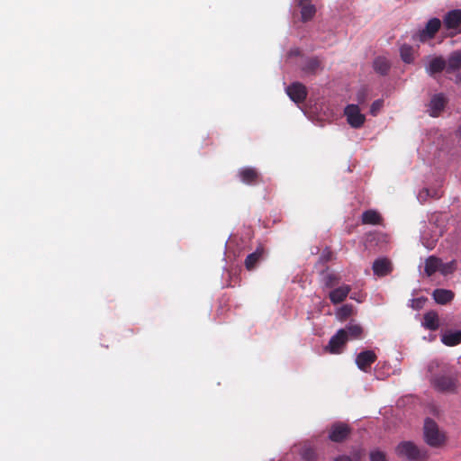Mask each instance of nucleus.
Instances as JSON below:
<instances>
[{
	"label": "nucleus",
	"instance_id": "f257e3e1",
	"mask_svg": "<svg viewBox=\"0 0 461 461\" xmlns=\"http://www.w3.org/2000/svg\"><path fill=\"white\" fill-rule=\"evenodd\" d=\"M433 387L441 393H454L457 389V379L453 374L436 375L431 379Z\"/></svg>",
	"mask_w": 461,
	"mask_h": 461
},
{
	"label": "nucleus",
	"instance_id": "f03ea898",
	"mask_svg": "<svg viewBox=\"0 0 461 461\" xmlns=\"http://www.w3.org/2000/svg\"><path fill=\"white\" fill-rule=\"evenodd\" d=\"M424 438L431 447H439L445 441V437L438 430L437 423L430 418L424 421Z\"/></svg>",
	"mask_w": 461,
	"mask_h": 461
},
{
	"label": "nucleus",
	"instance_id": "7ed1b4c3",
	"mask_svg": "<svg viewBox=\"0 0 461 461\" xmlns=\"http://www.w3.org/2000/svg\"><path fill=\"white\" fill-rule=\"evenodd\" d=\"M440 26L441 21L438 18H432L427 23L425 28L414 33L411 39L413 41H419L420 42H425L428 40L434 38Z\"/></svg>",
	"mask_w": 461,
	"mask_h": 461
},
{
	"label": "nucleus",
	"instance_id": "20e7f679",
	"mask_svg": "<svg viewBox=\"0 0 461 461\" xmlns=\"http://www.w3.org/2000/svg\"><path fill=\"white\" fill-rule=\"evenodd\" d=\"M396 451L399 456H405L410 460L419 461L426 458V453L409 441L399 444Z\"/></svg>",
	"mask_w": 461,
	"mask_h": 461
},
{
	"label": "nucleus",
	"instance_id": "39448f33",
	"mask_svg": "<svg viewBox=\"0 0 461 461\" xmlns=\"http://www.w3.org/2000/svg\"><path fill=\"white\" fill-rule=\"evenodd\" d=\"M344 113L347 117L348 123L355 129H358L363 126L366 122V117L360 113V109L357 104H348L344 110Z\"/></svg>",
	"mask_w": 461,
	"mask_h": 461
},
{
	"label": "nucleus",
	"instance_id": "423d86ee",
	"mask_svg": "<svg viewBox=\"0 0 461 461\" xmlns=\"http://www.w3.org/2000/svg\"><path fill=\"white\" fill-rule=\"evenodd\" d=\"M351 433V428L344 422H335L330 426L329 438L333 442H343Z\"/></svg>",
	"mask_w": 461,
	"mask_h": 461
},
{
	"label": "nucleus",
	"instance_id": "0eeeda50",
	"mask_svg": "<svg viewBox=\"0 0 461 461\" xmlns=\"http://www.w3.org/2000/svg\"><path fill=\"white\" fill-rule=\"evenodd\" d=\"M240 181L246 185H255L262 181L260 173L255 167H245L238 171Z\"/></svg>",
	"mask_w": 461,
	"mask_h": 461
},
{
	"label": "nucleus",
	"instance_id": "6e6552de",
	"mask_svg": "<svg viewBox=\"0 0 461 461\" xmlns=\"http://www.w3.org/2000/svg\"><path fill=\"white\" fill-rule=\"evenodd\" d=\"M377 356L373 350H364L357 354L356 364L363 372H368L371 366L376 361Z\"/></svg>",
	"mask_w": 461,
	"mask_h": 461
},
{
	"label": "nucleus",
	"instance_id": "1a4fd4ad",
	"mask_svg": "<svg viewBox=\"0 0 461 461\" xmlns=\"http://www.w3.org/2000/svg\"><path fill=\"white\" fill-rule=\"evenodd\" d=\"M286 94L294 103L300 104L306 99L307 89L302 83L294 82L287 86Z\"/></svg>",
	"mask_w": 461,
	"mask_h": 461
},
{
	"label": "nucleus",
	"instance_id": "9d476101",
	"mask_svg": "<svg viewBox=\"0 0 461 461\" xmlns=\"http://www.w3.org/2000/svg\"><path fill=\"white\" fill-rule=\"evenodd\" d=\"M322 60L319 57L306 58L301 65V69L305 75H316L323 70Z\"/></svg>",
	"mask_w": 461,
	"mask_h": 461
},
{
	"label": "nucleus",
	"instance_id": "9b49d317",
	"mask_svg": "<svg viewBox=\"0 0 461 461\" xmlns=\"http://www.w3.org/2000/svg\"><path fill=\"white\" fill-rule=\"evenodd\" d=\"M447 103V98L443 94L434 95L429 104V113L432 117H438L445 109Z\"/></svg>",
	"mask_w": 461,
	"mask_h": 461
},
{
	"label": "nucleus",
	"instance_id": "f8f14e48",
	"mask_svg": "<svg viewBox=\"0 0 461 461\" xmlns=\"http://www.w3.org/2000/svg\"><path fill=\"white\" fill-rule=\"evenodd\" d=\"M347 341L344 330H338L337 333L330 338L327 349L332 354H339L341 352V348Z\"/></svg>",
	"mask_w": 461,
	"mask_h": 461
},
{
	"label": "nucleus",
	"instance_id": "ddd939ff",
	"mask_svg": "<svg viewBox=\"0 0 461 461\" xmlns=\"http://www.w3.org/2000/svg\"><path fill=\"white\" fill-rule=\"evenodd\" d=\"M447 60L441 56H438L429 60L426 67V71L429 76L434 77L436 74H438L443 70L447 71Z\"/></svg>",
	"mask_w": 461,
	"mask_h": 461
},
{
	"label": "nucleus",
	"instance_id": "4468645a",
	"mask_svg": "<svg viewBox=\"0 0 461 461\" xmlns=\"http://www.w3.org/2000/svg\"><path fill=\"white\" fill-rule=\"evenodd\" d=\"M297 5L301 7V19L303 23L312 20L316 14V7L310 0H297Z\"/></svg>",
	"mask_w": 461,
	"mask_h": 461
},
{
	"label": "nucleus",
	"instance_id": "2eb2a0df",
	"mask_svg": "<svg viewBox=\"0 0 461 461\" xmlns=\"http://www.w3.org/2000/svg\"><path fill=\"white\" fill-rule=\"evenodd\" d=\"M443 23L447 30L457 29L461 24V10L455 9L446 14Z\"/></svg>",
	"mask_w": 461,
	"mask_h": 461
},
{
	"label": "nucleus",
	"instance_id": "dca6fc26",
	"mask_svg": "<svg viewBox=\"0 0 461 461\" xmlns=\"http://www.w3.org/2000/svg\"><path fill=\"white\" fill-rule=\"evenodd\" d=\"M264 253V248L259 246L253 253L249 254L244 262L246 269L249 271L255 269L258 264L263 259Z\"/></svg>",
	"mask_w": 461,
	"mask_h": 461
},
{
	"label": "nucleus",
	"instance_id": "f3484780",
	"mask_svg": "<svg viewBox=\"0 0 461 461\" xmlns=\"http://www.w3.org/2000/svg\"><path fill=\"white\" fill-rule=\"evenodd\" d=\"M350 291H351L350 285H343L339 287L333 289L330 293L329 298L333 304H338V303H342L348 297Z\"/></svg>",
	"mask_w": 461,
	"mask_h": 461
},
{
	"label": "nucleus",
	"instance_id": "a211bd4d",
	"mask_svg": "<svg viewBox=\"0 0 461 461\" xmlns=\"http://www.w3.org/2000/svg\"><path fill=\"white\" fill-rule=\"evenodd\" d=\"M393 270L391 261L387 258L376 259L373 264V271L378 276H384Z\"/></svg>",
	"mask_w": 461,
	"mask_h": 461
},
{
	"label": "nucleus",
	"instance_id": "6ab92c4d",
	"mask_svg": "<svg viewBox=\"0 0 461 461\" xmlns=\"http://www.w3.org/2000/svg\"><path fill=\"white\" fill-rule=\"evenodd\" d=\"M447 73L451 74L461 69V50L451 52L447 59Z\"/></svg>",
	"mask_w": 461,
	"mask_h": 461
},
{
	"label": "nucleus",
	"instance_id": "aec40b11",
	"mask_svg": "<svg viewBox=\"0 0 461 461\" xmlns=\"http://www.w3.org/2000/svg\"><path fill=\"white\" fill-rule=\"evenodd\" d=\"M422 325L429 330H437L439 327L438 315L435 311H429L423 315Z\"/></svg>",
	"mask_w": 461,
	"mask_h": 461
},
{
	"label": "nucleus",
	"instance_id": "412c9836",
	"mask_svg": "<svg viewBox=\"0 0 461 461\" xmlns=\"http://www.w3.org/2000/svg\"><path fill=\"white\" fill-rule=\"evenodd\" d=\"M339 330H344V335L346 336L347 340L361 339L364 332L363 328L359 324L354 323H349L344 329H340Z\"/></svg>",
	"mask_w": 461,
	"mask_h": 461
},
{
	"label": "nucleus",
	"instance_id": "4be33fe9",
	"mask_svg": "<svg viewBox=\"0 0 461 461\" xmlns=\"http://www.w3.org/2000/svg\"><path fill=\"white\" fill-rule=\"evenodd\" d=\"M373 68L376 73L385 76L390 71L391 63L385 57L380 56L375 59Z\"/></svg>",
	"mask_w": 461,
	"mask_h": 461
},
{
	"label": "nucleus",
	"instance_id": "5701e85b",
	"mask_svg": "<svg viewBox=\"0 0 461 461\" xmlns=\"http://www.w3.org/2000/svg\"><path fill=\"white\" fill-rule=\"evenodd\" d=\"M432 295L436 303L439 304H447L451 302L455 296L452 291L447 289H436Z\"/></svg>",
	"mask_w": 461,
	"mask_h": 461
},
{
	"label": "nucleus",
	"instance_id": "b1692460",
	"mask_svg": "<svg viewBox=\"0 0 461 461\" xmlns=\"http://www.w3.org/2000/svg\"><path fill=\"white\" fill-rule=\"evenodd\" d=\"M442 265V261L436 257H429L425 261L424 271L428 276H431L437 271H439V268Z\"/></svg>",
	"mask_w": 461,
	"mask_h": 461
},
{
	"label": "nucleus",
	"instance_id": "393cba45",
	"mask_svg": "<svg viewBox=\"0 0 461 461\" xmlns=\"http://www.w3.org/2000/svg\"><path fill=\"white\" fill-rule=\"evenodd\" d=\"M441 341L448 347L461 343V330L448 331L442 335Z\"/></svg>",
	"mask_w": 461,
	"mask_h": 461
},
{
	"label": "nucleus",
	"instance_id": "a878e982",
	"mask_svg": "<svg viewBox=\"0 0 461 461\" xmlns=\"http://www.w3.org/2000/svg\"><path fill=\"white\" fill-rule=\"evenodd\" d=\"M382 216L375 210L365 211L362 214V222L364 224L378 225L381 224Z\"/></svg>",
	"mask_w": 461,
	"mask_h": 461
},
{
	"label": "nucleus",
	"instance_id": "bb28decb",
	"mask_svg": "<svg viewBox=\"0 0 461 461\" xmlns=\"http://www.w3.org/2000/svg\"><path fill=\"white\" fill-rule=\"evenodd\" d=\"M400 55L402 61L407 64H410L414 60L413 48L410 45L403 44L400 48Z\"/></svg>",
	"mask_w": 461,
	"mask_h": 461
},
{
	"label": "nucleus",
	"instance_id": "cd10ccee",
	"mask_svg": "<svg viewBox=\"0 0 461 461\" xmlns=\"http://www.w3.org/2000/svg\"><path fill=\"white\" fill-rule=\"evenodd\" d=\"M323 284L326 287H333L340 282V276L335 273L323 272Z\"/></svg>",
	"mask_w": 461,
	"mask_h": 461
},
{
	"label": "nucleus",
	"instance_id": "c85d7f7f",
	"mask_svg": "<svg viewBox=\"0 0 461 461\" xmlns=\"http://www.w3.org/2000/svg\"><path fill=\"white\" fill-rule=\"evenodd\" d=\"M353 313V306L350 304H345L341 306L337 312V317L340 321H345L349 318Z\"/></svg>",
	"mask_w": 461,
	"mask_h": 461
},
{
	"label": "nucleus",
	"instance_id": "c756f323",
	"mask_svg": "<svg viewBox=\"0 0 461 461\" xmlns=\"http://www.w3.org/2000/svg\"><path fill=\"white\" fill-rule=\"evenodd\" d=\"M302 458L304 461H314L316 459V453L312 447H305L302 451Z\"/></svg>",
	"mask_w": 461,
	"mask_h": 461
},
{
	"label": "nucleus",
	"instance_id": "7c9ffc66",
	"mask_svg": "<svg viewBox=\"0 0 461 461\" xmlns=\"http://www.w3.org/2000/svg\"><path fill=\"white\" fill-rule=\"evenodd\" d=\"M455 267H456L455 261H450L446 264L442 263V265L439 268V272L446 276V275L452 273L455 270Z\"/></svg>",
	"mask_w": 461,
	"mask_h": 461
},
{
	"label": "nucleus",
	"instance_id": "2f4dec72",
	"mask_svg": "<svg viewBox=\"0 0 461 461\" xmlns=\"http://www.w3.org/2000/svg\"><path fill=\"white\" fill-rule=\"evenodd\" d=\"M384 105V100L382 99H378V100H375L372 104H371V107H370V113L373 115V116H375L378 112L381 110V108L383 107Z\"/></svg>",
	"mask_w": 461,
	"mask_h": 461
},
{
	"label": "nucleus",
	"instance_id": "473e14b6",
	"mask_svg": "<svg viewBox=\"0 0 461 461\" xmlns=\"http://www.w3.org/2000/svg\"><path fill=\"white\" fill-rule=\"evenodd\" d=\"M370 461H387L384 452L375 450L370 453Z\"/></svg>",
	"mask_w": 461,
	"mask_h": 461
},
{
	"label": "nucleus",
	"instance_id": "72a5a7b5",
	"mask_svg": "<svg viewBox=\"0 0 461 461\" xmlns=\"http://www.w3.org/2000/svg\"><path fill=\"white\" fill-rule=\"evenodd\" d=\"M362 456L363 453L359 450L354 454V460L348 456H340L335 461H359Z\"/></svg>",
	"mask_w": 461,
	"mask_h": 461
},
{
	"label": "nucleus",
	"instance_id": "f704fd0d",
	"mask_svg": "<svg viewBox=\"0 0 461 461\" xmlns=\"http://www.w3.org/2000/svg\"><path fill=\"white\" fill-rule=\"evenodd\" d=\"M333 254L330 250L326 249L322 252L321 259L324 262H328L332 259Z\"/></svg>",
	"mask_w": 461,
	"mask_h": 461
},
{
	"label": "nucleus",
	"instance_id": "c9c22d12",
	"mask_svg": "<svg viewBox=\"0 0 461 461\" xmlns=\"http://www.w3.org/2000/svg\"><path fill=\"white\" fill-rule=\"evenodd\" d=\"M366 96V93L365 90H361L357 93V101L362 104L365 102Z\"/></svg>",
	"mask_w": 461,
	"mask_h": 461
},
{
	"label": "nucleus",
	"instance_id": "e433bc0d",
	"mask_svg": "<svg viewBox=\"0 0 461 461\" xmlns=\"http://www.w3.org/2000/svg\"><path fill=\"white\" fill-rule=\"evenodd\" d=\"M458 132H459V135L461 137V125L459 126Z\"/></svg>",
	"mask_w": 461,
	"mask_h": 461
}]
</instances>
